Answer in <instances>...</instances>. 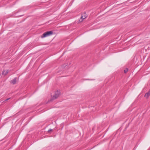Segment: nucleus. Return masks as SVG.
I'll use <instances>...</instances> for the list:
<instances>
[{
	"label": "nucleus",
	"instance_id": "1",
	"mask_svg": "<svg viewBox=\"0 0 150 150\" xmlns=\"http://www.w3.org/2000/svg\"><path fill=\"white\" fill-rule=\"evenodd\" d=\"M60 92L59 91L57 90L55 92L54 95L51 97L52 100H53L57 98L60 95Z\"/></svg>",
	"mask_w": 150,
	"mask_h": 150
},
{
	"label": "nucleus",
	"instance_id": "2",
	"mask_svg": "<svg viewBox=\"0 0 150 150\" xmlns=\"http://www.w3.org/2000/svg\"><path fill=\"white\" fill-rule=\"evenodd\" d=\"M52 34V32L51 31H48L43 33L41 36V38H44L50 36Z\"/></svg>",
	"mask_w": 150,
	"mask_h": 150
},
{
	"label": "nucleus",
	"instance_id": "3",
	"mask_svg": "<svg viewBox=\"0 0 150 150\" xmlns=\"http://www.w3.org/2000/svg\"><path fill=\"white\" fill-rule=\"evenodd\" d=\"M18 79L17 78H14L13 80L11 81V83L13 84H16L18 81Z\"/></svg>",
	"mask_w": 150,
	"mask_h": 150
},
{
	"label": "nucleus",
	"instance_id": "4",
	"mask_svg": "<svg viewBox=\"0 0 150 150\" xmlns=\"http://www.w3.org/2000/svg\"><path fill=\"white\" fill-rule=\"evenodd\" d=\"M87 16V15L86 13H84L82 14L80 19H86Z\"/></svg>",
	"mask_w": 150,
	"mask_h": 150
},
{
	"label": "nucleus",
	"instance_id": "5",
	"mask_svg": "<svg viewBox=\"0 0 150 150\" xmlns=\"http://www.w3.org/2000/svg\"><path fill=\"white\" fill-rule=\"evenodd\" d=\"M8 71L7 70L3 71L2 72V75L4 76H5L8 73Z\"/></svg>",
	"mask_w": 150,
	"mask_h": 150
},
{
	"label": "nucleus",
	"instance_id": "6",
	"mask_svg": "<svg viewBox=\"0 0 150 150\" xmlns=\"http://www.w3.org/2000/svg\"><path fill=\"white\" fill-rule=\"evenodd\" d=\"M150 95V93L149 92H148L147 93H146L145 95V97L146 98H147L149 97V96Z\"/></svg>",
	"mask_w": 150,
	"mask_h": 150
},
{
	"label": "nucleus",
	"instance_id": "7",
	"mask_svg": "<svg viewBox=\"0 0 150 150\" xmlns=\"http://www.w3.org/2000/svg\"><path fill=\"white\" fill-rule=\"evenodd\" d=\"M128 71V69H126L124 70V72L125 73H127Z\"/></svg>",
	"mask_w": 150,
	"mask_h": 150
},
{
	"label": "nucleus",
	"instance_id": "8",
	"mask_svg": "<svg viewBox=\"0 0 150 150\" xmlns=\"http://www.w3.org/2000/svg\"><path fill=\"white\" fill-rule=\"evenodd\" d=\"M82 21H83V19H80L79 21L80 22H81Z\"/></svg>",
	"mask_w": 150,
	"mask_h": 150
},
{
	"label": "nucleus",
	"instance_id": "9",
	"mask_svg": "<svg viewBox=\"0 0 150 150\" xmlns=\"http://www.w3.org/2000/svg\"><path fill=\"white\" fill-rule=\"evenodd\" d=\"M52 129H49L48 131V132H50L51 131H52Z\"/></svg>",
	"mask_w": 150,
	"mask_h": 150
},
{
	"label": "nucleus",
	"instance_id": "10",
	"mask_svg": "<svg viewBox=\"0 0 150 150\" xmlns=\"http://www.w3.org/2000/svg\"><path fill=\"white\" fill-rule=\"evenodd\" d=\"M9 99V98H8V99H7V100H8Z\"/></svg>",
	"mask_w": 150,
	"mask_h": 150
}]
</instances>
